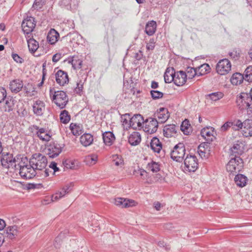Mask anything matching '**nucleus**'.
I'll use <instances>...</instances> for the list:
<instances>
[{
    "label": "nucleus",
    "mask_w": 252,
    "mask_h": 252,
    "mask_svg": "<svg viewBox=\"0 0 252 252\" xmlns=\"http://www.w3.org/2000/svg\"><path fill=\"white\" fill-rule=\"evenodd\" d=\"M17 170H19V174L24 179H31L37 174V172L32 165L30 163L28 159L26 157H23L21 162Z\"/></svg>",
    "instance_id": "obj_1"
},
{
    "label": "nucleus",
    "mask_w": 252,
    "mask_h": 252,
    "mask_svg": "<svg viewBox=\"0 0 252 252\" xmlns=\"http://www.w3.org/2000/svg\"><path fill=\"white\" fill-rule=\"evenodd\" d=\"M23 157L19 155L14 158L11 154L6 153V154H3L1 159V165L5 168L17 171V168L20 164Z\"/></svg>",
    "instance_id": "obj_2"
},
{
    "label": "nucleus",
    "mask_w": 252,
    "mask_h": 252,
    "mask_svg": "<svg viewBox=\"0 0 252 252\" xmlns=\"http://www.w3.org/2000/svg\"><path fill=\"white\" fill-rule=\"evenodd\" d=\"M29 161L37 172V170L42 171L46 167L47 158L45 156L41 154L35 153L32 156Z\"/></svg>",
    "instance_id": "obj_3"
},
{
    "label": "nucleus",
    "mask_w": 252,
    "mask_h": 252,
    "mask_svg": "<svg viewBox=\"0 0 252 252\" xmlns=\"http://www.w3.org/2000/svg\"><path fill=\"white\" fill-rule=\"evenodd\" d=\"M243 167V161L239 156L231 157L226 165V170L228 172L235 174L239 172Z\"/></svg>",
    "instance_id": "obj_4"
},
{
    "label": "nucleus",
    "mask_w": 252,
    "mask_h": 252,
    "mask_svg": "<svg viewBox=\"0 0 252 252\" xmlns=\"http://www.w3.org/2000/svg\"><path fill=\"white\" fill-rule=\"evenodd\" d=\"M186 155V148L184 143L176 144L170 153L171 158L177 162H182Z\"/></svg>",
    "instance_id": "obj_5"
},
{
    "label": "nucleus",
    "mask_w": 252,
    "mask_h": 252,
    "mask_svg": "<svg viewBox=\"0 0 252 252\" xmlns=\"http://www.w3.org/2000/svg\"><path fill=\"white\" fill-rule=\"evenodd\" d=\"M52 100L60 109L64 108L68 102L67 95L63 91H54Z\"/></svg>",
    "instance_id": "obj_6"
},
{
    "label": "nucleus",
    "mask_w": 252,
    "mask_h": 252,
    "mask_svg": "<svg viewBox=\"0 0 252 252\" xmlns=\"http://www.w3.org/2000/svg\"><path fill=\"white\" fill-rule=\"evenodd\" d=\"M35 25L36 22L34 18L32 16H28L23 20L22 23V28L26 38L31 36L32 32Z\"/></svg>",
    "instance_id": "obj_7"
},
{
    "label": "nucleus",
    "mask_w": 252,
    "mask_h": 252,
    "mask_svg": "<svg viewBox=\"0 0 252 252\" xmlns=\"http://www.w3.org/2000/svg\"><path fill=\"white\" fill-rule=\"evenodd\" d=\"M236 103L241 110L246 109L249 112V110H252V100L247 93H242L237 97Z\"/></svg>",
    "instance_id": "obj_8"
},
{
    "label": "nucleus",
    "mask_w": 252,
    "mask_h": 252,
    "mask_svg": "<svg viewBox=\"0 0 252 252\" xmlns=\"http://www.w3.org/2000/svg\"><path fill=\"white\" fill-rule=\"evenodd\" d=\"M31 131L35 134L37 137L42 141H49L51 139V135L49 132L45 128L39 127L36 125H32L30 127Z\"/></svg>",
    "instance_id": "obj_9"
},
{
    "label": "nucleus",
    "mask_w": 252,
    "mask_h": 252,
    "mask_svg": "<svg viewBox=\"0 0 252 252\" xmlns=\"http://www.w3.org/2000/svg\"><path fill=\"white\" fill-rule=\"evenodd\" d=\"M185 170L189 172H194L198 168V160L196 156L187 155L184 159Z\"/></svg>",
    "instance_id": "obj_10"
},
{
    "label": "nucleus",
    "mask_w": 252,
    "mask_h": 252,
    "mask_svg": "<svg viewBox=\"0 0 252 252\" xmlns=\"http://www.w3.org/2000/svg\"><path fill=\"white\" fill-rule=\"evenodd\" d=\"M62 146L57 142H51L46 149V153L51 158L58 157L62 152Z\"/></svg>",
    "instance_id": "obj_11"
},
{
    "label": "nucleus",
    "mask_w": 252,
    "mask_h": 252,
    "mask_svg": "<svg viewBox=\"0 0 252 252\" xmlns=\"http://www.w3.org/2000/svg\"><path fill=\"white\" fill-rule=\"evenodd\" d=\"M158 122L156 118H149L144 121L143 129L145 131L152 134L156 132L158 126Z\"/></svg>",
    "instance_id": "obj_12"
},
{
    "label": "nucleus",
    "mask_w": 252,
    "mask_h": 252,
    "mask_svg": "<svg viewBox=\"0 0 252 252\" xmlns=\"http://www.w3.org/2000/svg\"><path fill=\"white\" fill-rule=\"evenodd\" d=\"M231 64L227 59L220 60L217 64L216 71L221 75L227 74L231 70Z\"/></svg>",
    "instance_id": "obj_13"
},
{
    "label": "nucleus",
    "mask_w": 252,
    "mask_h": 252,
    "mask_svg": "<svg viewBox=\"0 0 252 252\" xmlns=\"http://www.w3.org/2000/svg\"><path fill=\"white\" fill-rule=\"evenodd\" d=\"M73 186V183H71L63 187L60 190H59L52 196V201H56L65 196L66 194H68L71 191Z\"/></svg>",
    "instance_id": "obj_14"
},
{
    "label": "nucleus",
    "mask_w": 252,
    "mask_h": 252,
    "mask_svg": "<svg viewBox=\"0 0 252 252\" xmlns=\"http://www.w3.org/2000/svg\"><path fill=\"white\" fill-rule=\"evenodd\" d=\"M144 120L140 114L134 115L129 121V126L132 128L141 129L143 127Z\"/></svg>",
    "instance_id": "obj_15"
},
{
    "label": "nucleus",
    "mask_w": 252,
    "mask_h": 252,
    "mask_svg": "<svg viewBox=\"0 0 252 252\" xmlns=\"http://www.w3.org/2000/svg\"><path fill=\"white\" fill-rule=\"evenodd\" d=\"M178 131V126L173 124L165 125L163 129L164 136L168 138L176 136Z\"/></svg>",
    "instance_id": "obj_16"
},
{
    "label": "nucleus",
    "mask_w": 252,
    "mask_h": 252,
    "mask_svg": "<svg viewBox=\"0 0 252 252\" xmlns=\"http://www.w3.org/2000/svg\"><path fill=\"white\" fill-rule=\"evenodd\" d=\"M210 143L203 142L198 147L197 152L201 158H207L210 154Z\"/></svg>",
    "instance_id": "obj_17"
},
{
    "label": "nucleus",
    "mask_w": 252,
    "mask_h": 252,
    "mask_svg": "<svg viewBox=\"0 0 252 252\" xmlns=\"http://www.w3.org/2000/svg\"><path fill=\"white\" fill-rule=\"evenodd\" d=\"M45 105L43 101L37 100L32 105L33 113L37 116H41L45 111Z\"/></svg>",
    "instance_id": "obj_18"
},
{
    "label": "nucleus",
    "mask_w": 252,
    "mask_h": 252,
    "mask_svg": "<svg viewBox=\"0 0 252 252\" xmlns=\"http://www.w3.org/2000/svg\"><path fill=\"white\" fill-rule=\"evenodd\" d=\"M55 76L56 82L60 86H64L69 82L67 73L63 70H58Z\"/></svg>",
    "instance_id": "obj_19"
},
{
    "label": "nucleus",
    "mask_w": 252,
    "mask_h": 252,
    "mask_svg": "<svg viewBox=\"0 0 252 252\" xmlns=\"http://www.w3.org/2000/svg\"><path fill=\"white\" fill-rule=\"evenodd\" d=\"M187 81L186 72L183 71L175 72L172 82L177 86H182Z\"/></svg>",
    "instance_id": "obj_20"
},
{
    "label": "nucleus",
    "mask_w": 252,
    "mask_h": 252,
    "mask_svg": "<svg viewBox=\"0 0 252 252\" xmlns=\"http://www.w3.org/2000/svg\"><path fill=\"white\" fill-rule=\"evenodd\" d=\"M155 117L158 118V123H163L169 118L170 115L168 109L165 108H160L155 114Z\"/></svg>",
    "instance_id": "obj_21"
},
{
    "label": "nucleus",
    "mask_w": 252,
    "mask_h": 252,
    "mask_svg": "<svg viewBox=\"0 0 252 252\" xmlns=\"http://www.w3.org/2000/svg\"><path fill=\"white\" fill-rule=\"evenodd\" d=\"M114 204L122 208H127L135 206L136 202L133 200L117 198L115 199Z\"/></svg>",
    "instance_id": "obj_22"
},
{
    "label": "nucleus",
    "mask_w": 252,
    "mask_h": 252,
    "mask_svg": "<svg viewBox=\"0 0 252 252\" xmlns=\"http://www.w3.org/2000/svg\"><path fill=\"white\" fill-rule=\"evenodd\" d=\"M242 133L246 137L252 136V120L247 119L244 121Z\"/></svg>",
    "instance_id": "obj_23"
},
{
    "label": "nucleus",
    "mask_w": 252,
    "mask_h": 252,
    "mask_svg": "<svg viewBox=\"0 0 252 252\" xmlns=\"http://www.w3.org/2000/svg\"><path fill=\"white\" fill-rule=\"evenodd\" d=\"M23 87V81L20 79H15L11 81L9 84V89L12 93L19 92Z\"/></svg>",
    "instance_id": "obj_24"
},
{
    "label": "nucleus",
    "mask_w": 252,
    "mask_h": 252,
    "mask_svg": "<svg viewBox=\"0 0 252 252\" xmlns=\"http://www.w3.org/2000/svg\"><path fill=\"white\" fill-rule=\"evenodd\" d=\"M102 138L104 144L108 146L112 145L115 140L114 134L110 131L104 132L102 134Z\"/></svg>",
    "instance_id": "obj_25"
},
{
    "label": "nucleus",
    "mask_w": 252,
    "mask_h": 252,
    "mask_svg": "<svg viewBox=\"0 0 252 252\" xmlns=\"http://www.w3.org/2000/svg\"><path fill=\"white\" fill-rule=\"evenodd\" d=\"M230 156L234 157L236 156H239V155L242 154L243 153V147H242V144L237 141L234 143L233 146L230 148Z\"/></svg>",
    "instance_id": "obj_26"
},
{
    "label": "nucleus",
    "mask_w": 252,
    "mask_h": 252,
    "mask_svg": "<svg viewBox=\"0 0 252 252\" xmlns=\"http://www.w3.org/2000/svg\"><path fill=\"white\" fill-rule=\"evenodd\" d=\"M26 39L29 51L32 53H35L39 47L38 42L33 38L32 35Z\"/></svg>",
    "instance_id": "obj_27"
},
{
    "label": "nucleus",
    "mask_w": 252,
    "mask_h": 252,
    "mask_svg": "<svg viewBox=\"0 0 252 252\" xmlns=\"http://www.w3.org/2000/svg\"><path fill=\"white\" fill-rule=\"evenodd\" d=\"M175 71L173 67H167L164 74V82L166 83H170L174 80V75Z\"/></svg>",
    "instance_id": "obj_28"
},
{
    "label": "nucleus",
    "mask_w": 252,
    "mask_h": 252,
    "mask_svg": "<svg viewBox=\"0 0 252 252\" xmlns=\"http://www.w3.org/2000/svg\"><path fill=\"white\" fill-rule=\"evenodd\" d=\"M150 146L152 150L157 153H159L162 149V144L156 137H153L150 142Z\"/></svg>",
    "instance_id": "obj_29"
},
{
    "label": "nucleus",
    "mask_w": 252,
    "mask_h": 252,
    "mask_svg": "<svg viewBox=\"0 0 252 252\" xmlns=\"http://www.w3.org/2000/svg\"><path fill=\"white\" fill-rule=\"evenodd\" d=\"M141 140V135L138 132H132L128 137V142L132 146L137 145L140 143Z\"/></svg>",
    "instance_id": "obj_30"
},
{
    "label": "nucleus",
    "mask_w": 252,
    "mask_h": 252,
    "mask_svg": "<svg viewBox=\"0 0 252 252\" xmlns=\"http://www.w3.org/2000/svg\"><path fill=\"white\" fill-rule=\"evenodd\" d=\"M87 76L88 75L87 74H84L82 76V79H81L79 81H77L76 83V87L74 88L73 91L75 93L80 95L82 94L83 86L87 78Z\"/></svg>",
    "instance_id": "obj_31"
},
{
    "label": "nucleus",
    "mask_w": 252,
    "mask_h": 252,
    "mask_svg": "<svg viewBox=\"0 0 252 252\" xmlns=\"http://www.w3.org/2000/svg\"><path fill=\"white\" fill-rule=\"evenodd\" d=\"M157 30V23L154 21L148 22L145 26V32L149 36L153 35Z\"/></svg>",
    "instance_id": "obj_32"
},
{
    "label": "nucleus",
    "mask_w": 252,
    "mask_h": 252,
    "mask_svg": "<svg viewBox=\"0 0 252 252\" xmlns=\"http://www.w3.org/2000/svg\"><path fill=\"white\" fill-rule=\"evenodd\" d=\"M93 140V136L90 133H85L80 137V142L85 147L92 144Z\"/></svg>",
    "instance_id": "obj_33"
},
{
    "label": "nucleus",
    "mask_w": 252,
    "mask_h": 252,
    "mask_svg": "<svg viewBox=\"0 0 252 252\" xmlns=\"http://www.w3.org/2000/svg\"><path fill=\"white\" fill-rule=\"evenodd\" d=\"M234 181L237 186L243 187L246 185L248 178L244 175L238 174L236 175Z\"/></svg>",
    "instance_id": "obj_34"
},
{
    "label": "nucleus",
    "mask_w": 252,
    "mask_h": 252,
    "mask_svg": "<svg viewBox=\"0 0 252 252\" xmlns=\"http://www.w3.org/2000/svg\"><path fill=\"white\" fill-rule=\"evenodd\" d=\"M59 36V34L58 32L54 29H52L48 33L47 39L51 44H54L57 41Z\"/></svg>",
    "instance_id": "obj_35"
},
{
    "label": "nucleus",
    "mask_w": 252,
    "mask_h": 252,
    "mask_svg": "<svg viewBox=\"0 0 252 252\" xmlns=\"http://www.w3.org/2000/svg\"><path fill=\"white\" fill-rule=\"evenodd\" d=\"M244 80H245V78L242 74L235 73L232 75L230 79V81L233 85H238L242 83Z\"/></svg>",
    "instance_id": "obj_36"
},
{
    "label": "nucleus",
    "mask_w": 252,
    "mask_h": 252,
    "mask_svg": "<svg viewBox=\"0 0 252 252\" xmlns=\"http://www.w3.org/2000/svg\"><path fill=\"white\" fill-rule=\"evenodd\" d=\"M6 231L9 238L11 239H13L16 236H17L19 232L18 227L15 225L8 227Z\"/></svg>",
    "instance_id": "obj_37"
},
{
    "label": "nucleus",
    "mask_w": 252,
    "mask_h": 252,
    "mask_svg": "<svg viewBox=\"0 0 252 252\" xmlns=\"http://www.w3.org/2000/svg\"><path fill=\"white\" fill-rule=\"evenodd\" d=\"M180 129L185 135L189 134L191 131V127L189 120H185L182 122L180 126Z\"/></svg>",
    "instance_id": "obj_38"
},
{
    "label": "nucleus",
    "mask_w": 252,
    "mask_h": 252,
    "mask_svg": "<svg viewBox=\"0 0 252 252\" xmlns=\"http://www.w3.org/2000/svg\"><path fill=\"white\" fill-rule=\"evenodd\" d=\"M69 128L72 134L75 136H79L82 133V126L79 125L71 123L70 125Z\"/></svg>",
    "instance_id": "obj_39"
},
{
    "label": "nucleus",
    "mask_w": 252,
    "mask_h": 252,
    "mask_svg": "<svg viewBox=\"0 0 252 252\" xmlns=\"http://www.w3.org/2000/svg\"><path fill=\"white\" fill-rule=\"evenodd\" d=\"M223 96V94L220 92H216L209 94L206 95L208 99H210L214 101H216L222 98Z\"/></svg>",
    "instance_id": "obj_40"
},
{
    "label": "nucleus",
    "mask_w": 252,
    "mask_h": 252,
    "mask_svg": "<svg viewBox=\"0 0 252 252\" xmlns=\"http://www.w3.org/2000/svg\"><path fill=\"white\" fill-rule=\"evenodd\" d=\"M186 78L192 79L195 76H198V73L197 68L192 67H188L186 70Z\"/></svg>",
    "instance_id": "obj_41"
},
{
    "label": "nucleus",
    "mask_w": 252,
    "mask_h": 252,
    "mask_svg": "<svg viewBox=\"0 0 252 252\" xmlns=\"http://www.w3.org/2000/svg\"><path fill=\"white\" fill-rule=\"evenodd\" d=\"M197 68L198 76L203 75L209 72L211 69L210 66L207 63H204Z\"/></svg>",
    "instance_id": "obj_42"
},
{
    "label": "nucleus",
    "mask_w": 252,
    "mask_h": 252,
    "mask_svg": "<svg viewBox=\"0 0 252 252\" xmlns=\"http://www.w3.org/2000/svg\"><path fill=\"white\" fill-rule=\"evenodd\" d=\"M69 62L71 63L72 67L75 69H80L82 67V61L78 59L77 57L73 56L71 61Z\"/></svg>",
    "instance_id": "obj_43"
},
{
    "label": "nucleus",
    "mask_w": 252,
    "mask_h": 252,
    "mask_svg": "<svg viewBox=\"0 0 252 252\" xmlns=\"http://www.w3.org/2000/svg\"><path fill=\"white\" fill-rule=\"evenodd\" d=\"M61 122L63 124H67L70 120V116L67 111L64 110L62 111L60 115Z\"/></svg>",
    "instance_id": "obj_44"
},
{
    "label": "nucleus",
    "mask_w": 252,
    "mask_h": 252,
    "mask_svg": "<svg viewBox=\"0 0 252 252\" xmlns=\"http://www.w3.org/2000/svg\"><path fill=\"white\" fill-rule=\"evenodd\" d=\"M97 156L95 154L89 155L85 157V161L87 164L94 165L97 161Z\"/></svg>",
    "instance_id": "obj_45"
},
{
    "label": "nucleus",
    "mask_w": 252,
    "mask_h": 252,
    "mask_svg": "<svg viewBox=\"0 0 252 252\" xmlns=\"http://www.w3.org/2000/svg\"><path fill=\"white\" fill-rule=\"evenodd\" d=\"M147 168L153 173H156L160 170L159 164L158 162L152 161L147 165Z\"/></svg>",
    "instance_id": "obj_46"
},
{
    "label": "nucleus",
    "mask_w": 252,
    "mask_h": 252,
    "mask_svg": "<svg viewBox=\"0 0 252 252\" xmlns=\"http://www.w3.org/2000/svg\"><path fill=\"white\" fill-rule=\"evenodd\" d=\"M244 77L246 81L252 82V66H249L246 69Z\"/></svg>",
    "instance_id": "obj_47"
},
{
    "label": "nucleus",
    "mask_w": 252,
    "mask_h": 252,
    "mask_svg": "<svg viewBox=\"0 0 252 252\" xmlns=\"http://www.w3.org/2000/svg\"><path fill=\"white\" fill-rule=\"evenodd\" d=\"M112 160L116 166H121L124 164V160L121 156L114 155L112 156Z\"/></svg>",
    "instance_id": "obj_48"
},
{
    "label": "nucleus",
    "mask_w": 252,
    "mask_h": 252,
    "mask_svg": "<svg viewBox=\"0 0 252 252\" xmlns=\"http://www.w3.org/2000/svg\"><path fill=\"white\" fill-rule=\"evenodd\" d=\"M13 101L11 99H7L6 100L4 106V111L9 112L12 110L13 106Z\"/></svg>",
    "instance_id": "obj_49"
},
{
    "label": "nucleus",
    "mask_w": 252,
    "mask_h": 252,
    "mask_svg": "<svg viewBox=\"0 0 252 252\" xmlns=\"http://www.w3.org/2000/svg\"><path fill=\"white\" fill-rule=\"evenodd\" d=\"M150 94L153 99H157L161 98L163 96V93L158 91L152 90Z\"/></svg>",
    "instance_id": "obj_50"
},
{
    "label": "nucleus",
    "mask_w": 252,
    "mask_h": 252,
    "mask_svg": "<svg viewBox=\"0 0 252 252\" xmlns=\"http://www.w3.org/2000/svg\"><path fill=\"white\" fill-rule=\"evenodd\" d=\"M233 125L232 128L235 130H239L241 129L242 130L244 125V122L242 123L240 120H237L235 122L233 123Z\"/></svg>",
    "instance_id": "obj_51"
},
{
    "label": "nucleus",
    "mask_w": 252,
    "mask_h": 252,
    "mask_svg": "<svg viewBox=\"0 0 252 252\" xmlns=\"http://www.w3.org/2000/svg\"><path fill=\"white\" fill-rule=\"evenodd\" d=\"M155 39L154 38H151L146 45L147 50L148 51L153 50L155 48Z\"/></svg>",
    "instance_id": "obj_52"
},
{
    "label": "nucleus",
    "mask_w": 252,
    "mask_h": 252,
    "mask_svg": "<svg viewBox=\"0 0 252 252\" xmlns=\"http://www.w3.org/2000/svg\"><path fill=\"white\" fill-rule=\"evenodd\" d=\"M11 56L13 60L17 63H22L24 62V59L20 57L17 54L12 53Z\"/></svg>",
    "instance_id": "obj_53"
},
{
    "label": "nucleus",
    "mask_w": 252,
    "mask_h": 252,
    "mask_svg": "<svg viewBox=\"0 0 252 252\" xmlns=\"http://www.w3.org/2000/svg\"><path fill=\"white\" fill-rule=\"evenodd\" d=\"M233 124L232 122H227L225 123L220 127L221 131H225L228 130L230 127L232 126Z\"/></svg>",
    "instance_id": "obj_54"
},
{
    "label": "nucleus",
    "mask_w": 252,
    "mask_h": 252,
    "mask_svg": "<svg viewBox=\"0 0 252 252\" xmlns=\"http://www.w3.org/2000/svg\"><path fill=\"white\" fill-rule=\"evenodd\" d=\"M130 115L128 114H126L122 117V122L124 125H128L129 121L130 120Z\"/></svg>",
    "instance_id": "obj_55"
},
{
    "label": "nucleus",
    "mask_w": 252,
    "mask_h": 252,
    "mask_svg": "<svg viewBox=\"0 0 252 252\" xmlns=\"http://www.w3.org/2000/svg\"><path fill=\"white\" fill-rule=\"evenodd\" d=\"M6 97V91L4 88L0 89V103L3 101Z\"/></svg>",
    "instance_id": "obj_56"
},
{
    "label": "nucleus",
    "mask_w": 252,
    "mask_h": 252,
    "mask_svg": "<svg viewBox=\"0 0 252 252\" xmlns=\"http://www.w3.org/2000/svg\"><path fill=\"white\" fill-rule=\"evenodd\" d=\"M63 163L66 167L68 168L72 169L75 166L74 161L71 160H66Z\"/></svg>",
    "instance_id": "obj_57"
},
{
    "label": "nucleus",
    "mask_w": 252,
    "mask_h": 252,
    "mask_svg": "<svg viewBox=\"0 0 252 252\" xmlns=\"http://www.w3.org/2000/svg\"><path fill=\"white\" fill-rule=\"evenodd\" d=\"M24 92L26 94H29L31 92V91L33 89L32 84H28L27 85L23 86V87Z\"/></svg>",
    "instance_id": "obj_58"
},
{
    "label": "nucleus",
    "mask_w": 252,
    "mask_h": 252,
    "mask_svg": "<svg viewBox=\"0 0 252 252\" xmlns=\"http://www.w3.org/2000/svg\"><path fill=\"white\" fill-rule=\"evenodd\" d=\"M201 134L203 137L206 138V136L209 137L211 135V133L209 131L208 129L204 128L202 129L201 131Z\"/></svg>",
    "instance_id": "obj_59"
},
{
    "label": "nucleus",
    "mask_w": 252,
    "mask_h": 252,
    "mask_svg": "<svg viewBox=\"0 0 252 252\" xmlns=\"http://www.w3.org/2000/svg\"><path fill=\"white\" fill-rule=\"evenodd\" d=\"M49 168L54 170V173L59 171V168L57 167V164L54 161L51 162L49 165Z\"/></svg>",
    "instance_id": "obj_60"
},
{
    "label": "nucleus",
    "mask_w": 252,
    "mask_h": 252,
    "mask_svg": "<svg viewBox=\"0 0 252 252\" xmlns=\"http://www.w3.org/2000/svg\"><path fill=\"white\" fill-rule=\"evenodd\" d=\"M62 58V54L61 53H57L53 55L52 58V61L54 63L58 62Z\"/></svg>",
    "instance_id": "obj_61"
},
{
    "label": "nucleus",
    "mask_w": 252,
    "mask_h": 252,
    "mask_svg": "<svg viewBox=\"0 0 252 252\" xmlns=\"http://www.w3.org/2000/svg\"><path fill=\"white\" fill-rule=\"evenodd\" d=\"M229 55L231 58L234 60H237L238 58L239 54L237 53V51H233L232 52H230Z\"/></svg>",
    "instance_id": "obj_62"
},
{
    "label": "nucleus",
    "mask_w": 252,
    "mask_h": 252,
    "mask_svg": "<svg viewBox=\"0 0 252 252\" xmlns=\"http://www.w3.org/2000/svg\"><path fill=\"white\" fill-rule=\"evenodd\" d=\"M138 173H139L141 177H143L144 179L146 178L147 177V172L144 170L140 169L138 170Z\"/></svg>",
    "instance_id": "obj_63"
},
{
    "label": "nucleus",
    "mask_w": 252,
    "mask_h": 252,
    "mask_svg": "<svg viewBox=\"0 0 252 252\" xmlns=\"http://www.w3.org/2000/svg\"><path fill=\"white\" fill-rule=\"evenodd\" d=\"M154 206L155 208L157 211H159L160 210V208L161 207V204L159 202L157 201V202H154Z\"/></svg>",
    "instance_id": "obj_64"
}]
</instances>
